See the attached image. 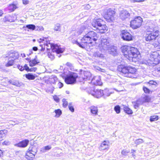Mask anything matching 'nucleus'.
<instances>
[{
    "label": "nucleus",
    "instance_id": "f257e3e1",
    "mask_svg": "<svg viewBox=\"0 0 160 160\" xmlns=\"http://www.w3.org/2000/svg\"><path fill=\"white\" fill-rule=\"evenodd\" d=\"M122 52L124 56L130 61L136 62L138 52V50L136 48L124 46L122 48Z\"/></svg>",
    "mask_w": 160,
    "mask_h": 160
},
{
    "label": "nucleus",
    "instance_id": "f03ea898",
    "mask_svg": "<svg viewBox=\"0 0 160 160\" xmlns=\"http://www.w3.org/2000/svg\"><path fill=\"white\" fill-rule=\"evenodd\" d=\"M45 39H46V40L43 38H40L38 41L39 43H43L44 45H46L48 47L47 48L48 50L51 48L53 52H56L57 54L62 53L63 52V49L57 45L51 43L50 41H47V39L46 38H45Z\"/></svg>",
    "mask_w": 160,
    "mask_h": 160
},
{
    "label": "nucleus",
    "instance_id": "7ed1b4c3",
    "mask_svg": "<svg viewBox=\"0 0 160 160\" xmlns=\"http://www.w3.org/2000/svg\"><path fill=\"white\" fill-rule=\"evenodd\" d=\"M118 69V71L122 73L123 76L128 77H131V74L134 73L136 71L135 68L126 65H119Z\"/></svg>",
    "mask_w": 160,
    "mask_h": 160
},
{
    "label": "nucleus",
    "instance_id": "20e7f679",
    "mask_svg": "<svg viewBox=\"0 0 160 160\" xmlns=\"http://www.w3.org/2000/svg\"><path fill=\"white\" fill-rule=\"evenodd\" d=\"M92 25L95 28L94 30L99 29V30H102L100 31L101 33H104V31L107 29V27L104 24V22L101 18H98L94 19L93 20Z\"/></svg>",
    "mask_w": 160,
    "mask_h": 160
},
{
    "label": "nucleus",
    "instance_id": "39448f33",
    "mask_svg": "<svg viewBox=\"0 0 160 160\" xmlns=\"http://www.w3.org/2000/svg\"><path fill=\"white\" fill-rule=\"evenodd\" d=\"M158 31L150 29L147 32L145 37V40L148 42H152L158 36Z\"/></svg>",
    "mask_w": 160,
    "mask_h": 160
},
{
    "label": "nucleus",
    "instance_id": "423d86ee",
    "mask_svg": "<svg viewBox=\"0 0 160 160\" xmlns=\"http://www.w3.org/2000/svg\"><path fill=\"white\" fill-rule=\"evenodd\" d=\"M90 38L88 33H86L84 35L83 37L81 39L82 42L83 43H81L79 42L77 40L75 39L72 40V42L73 44H75L78 45L79 47L82 48H85L86 43H92V42L91 41Z\"/></svg>",
    "mask_w": 160,
    "mask_h": 160
},
{
    "label": "nucleus",
    "instance_id": "0eeeda50",
    "mask_svg": "<svg viewBox=\"0 0 160 160\" xmlns=\"http://www.w3.org/2000/svg\"><path fill=\"white\" fill-rule=\"evenodd\" d=\"M38 151L37 148L35 146L32 145L30 147L26 153L25 158L28 160H32L35 157Z\"/></svg>",
    "mask_w": 160,
    "mask_h": 160
},
{
    "label": "nucleus",
    "instance_id": "6e6552de",
    "mask_svg": "<svg viewBox=\"0 0 160 160\" xmlns=\"http://www.w3.org/2000/svg\"><path fill=\"white\" fill-rule=\"evenodd\" d=\"M77 74L73 72H71L65 78V81L68 84H72L76 82V79L78 78Z\"/></svg>",
    "mask_w": 160,
    "mask_h": 160
},
{
    "label": "nucleus",
    "instance_id": "1a4fd4ad",
    "mask_svg": "<svg viewBox=\"0 0 160 160\" xmlns=\"http://www.w3.org/2000/svg\"><path fill=\"white\" fill-rule=\"evenodd\" d=\"M110 45L109 39L102 38L101 44L99 45L98 48L101 51V52H103L105 51H107Z\"/></svg>",
    "mask_w": 160,
    "mask_h": 160
},
{
    "label": "nucleus",
    "instance_id": "9d476101",
    "mask_svg": "<svg viewBox=\"0 0 160 160\" xmlns=\"http://www.w3.org/2000/svg\"><path fill=\"white\" fill-rule=\"evenodd\" d=\"M115 12L111 8L106 10L104 18L108 22H113L115 20L114 16Z\"/></svg>",
    "mask_w": 160,
    "mask_h": 160
},
{
    "label": "nucleus",
    "instance_id": "9b49d317",
    "mask_svg": "<svg viewBox=\"0 0 160 160\" xmlns=\"http://www.w3.org/2000/svg\"><path fill=\"white\" fill-rule=\"evenodd\" d=\"M88 92L92 95L97 98L103 96V90L97 89L96 87L90 88Z\"/></svg>",
    "mask_w": 160,
    "mask_h": 160
},
{
    "label": "nucleus",
    "instance_id": "f8f14e48",
    "mask_svg": "<svg viewBox=\"0 0 160 160\" xmlns=\"http://www.w3.org/2000/svg\"><path fill=\"white\" fill-rule=\"evenodd\" d=\"M142 22V18L140 17H138L131 22V27L134 29H136L141 26Z\"/></svg>",
    "mask_w": 160,
    "mask_h": 160
},
{
    "label": "nucleus",
    "instance_id": "ddd939ff",
    "mask_svg": "<svg viewBox=\"0 0 160 160\" xmlns=\"http://www.w3.org/2000/svg\"><path fill=\"white\" fill-rule=\"evenodd\" d=\"M119 15L120 18L122 20H124L129 18L130 16V14L126 10H123L120 11Z\"/></svg>",
    "mask_w": 160,
    "mask_h": 160
},
{
    "label": "nucleus",
    "instance_id": "4468645a",
    "mask_svg": "<svg viewBox=\"0 0 160 160\" xmlns=\"http://www.w3.org/2000/svg\"><path fill=\"white\" fill-rule=\"evenodd\" d=\"M122 38L124 40L129 41L132 40L131 35L127 31L122 30Z\"/></svg>",
    "mask_w": 160,
    "mask_h": 160
},
{
    "label": "nucleus",
    "instance_id": "2eb2a0df",
    "mask_svg": "<svg viewBox=\"0 0 160 160\" xmlns=\"http://www.w3.org/2000/svg\"><path fill=\"white\" fill-rule=\"evenodd\" d=\"M87 33L91 38V41L92 43L93 41H97L99 38V35L93 31H89Z\"/></svg>",
    "mask_w": 160,
    "mask_h": 160
},
{
    "label": "nucleus",
    "instance_id": "dca6fc26",
    "mask_svg": "<svg viewBox=\"0 0 160 160\" xmlns=\"http://www.w3.org/2000/svg\"><path fill=\"white\" fill-rule=\"evenodd\" d=\"M19 57V55L18 52L11 51L10 52L8 53L6 55L5 58H8L15 60L18 59Z\"/></svg>",
    "mask_w": 160,
    "mask_h": 160
},
{
    "label": "nucleus",
    "instance_id": "f3484780",
    "mask_svg": "<svg viewBox=\"0 0 160 160\" xmlns=\"http://www.w3.org/2000/svg\"><path fill=\"white\" fill-rule=\"evenodd\" d=\"M91 74L90 72L83 71L81 72V77L83 80H90L91 79Z\"/></svg>",
    "mask_w": 160,
    "mask_h": 160
},
{
    "label": "nucleus",
    "instance_id": "a211bd4d",
    "mask_svg": "<svg viewBox=\"0 0 160 160\" xmlns=\"http://www.w3.org/2000/svg\"><path fill=\"white\" fill-rule=\"evenodd\" d=\"M91 82L96 85L101 86L102 84L101 81V78L99 76H97L94 77L92 79Z\"/></svg>",
    "mask_w": 160,
    "mask_h": 160
},
{
    "label": "nucleus",
    "instance_id": "6ab92c4d",
    "mask_svg": "<svg viewBox=\"0 0 160 160\" xmlns=\"http://www.w3.org/2000/svg\"><path fill=\"white\" fill-rule=\"evenodd\" d=\"M107 50L113 56L115 55L117 53V47L113 45H110Z\"/></svg>",
    "mask_w": 160,
    "mask_h": 160
},
{
    "label": "nucleus",
    "instance_id": "aec40b11",
    "mask_svg": "<svg viewBox=\"0 0 160 160\" xmlns=\"http://www.w3.org/2000/svg\"><path fill=\"white\" fill-rule=\"evenodd\" d=\"M29 142L28 140H25L16 144L15 145L18 147H25L28 145Z\"/></svg>",
    "mask_w": 160,
    "mask_h": 160
},
{
    "label": "nucleus",
    "instance_id": "412c9836",
    "mask_svg": "<svg viewBox=\"0 0 160 160\" xmlns=\"http://www.w3.org/2000/svg\"><path fill=\"white\" fill-rule=\"evenodd\" d=\"M108 141H104L101 144L99 149L101 150H105L108 149L109 146Z\"/></svg>",
    "mask_w": 160,
    "mask_h": 160
},
{
    "label": "nucleus",
    "instance_id": "4be33fe9",
    "mask_svg": "<svg viewBox=\"0 0 160 160\" xmlns=\"http://www.w3.org/2000/svg\"><path fill=\"white\" fill-rule=\"evenodd\" d=\"M18 3L17 2H13L12 3L9 5L8 8L11 12H13L18 8L17 5Z\"/></svg>",
    "mask_w": 160,
    "mask_h": 160
},
{
    "label": "nucleus",
    "instance_id": "5701e85b",
    "mask_svg": "<svg viewBox=\"0 0 160 160\" xmlns=\"http://www.w3.org/2000/svg\"><path fill=\"white\" fill-rule=\"evenodd\" d=\"M90 112L92 114L95 116L98 115V110L97 107L92 106L90 107Z\"/></svg>",
    "mask_w": 160,
    "mask_h": 160
},
{
    "label": "nucleus",
    "instance_id": "b1692460",
    "mask_svg": "<svg viewBox=\"0 0 160 160\" xmlns=\"http://www.w3.org/2000/svg\"><path fill=\"white\" fill-rule=\"evenodd\" d=\"M93 56L95 58H102L104 57L103 54L100 53L98 51L94 52L93 54Z\"/></svg>",
    "mask_w": 160,
    "mask_h": 160
},
{
    "label": "nucleus",
    "instance_id": "393cba45",
    "mask_svg": "<svg viewBox=\"0 0 160 160\" xmlns=\"http://www.w3.org/2000/svg\"><path fill=\"white\" fill-rule=\"evenodd\" d=\"M49 81L51 83L55 84L56 82H58V79L56 76L52 75L50 76L49 78Z\"/></svg>",
    "mask_w": 160,
    "mask_h": 160
},
{
    "label": "nucleus",
    "instance_id": "a878e982",
    "mask_svg": "<svg viewBox=\"0 0 160 160\" xmlns=\"http://www.w3.org/2000/svg\"><path fill=\"white\" fill-rule=\"evenodd\" d=\"M30 66L33 67L39 62L37 59L35 58L32 60H29V61Z\"/></svg>",
    "mask_w": 160,
    "mask_h": 160
},
{
    "label": "nucleus",
    "instance_id": "bb28decb",
    "mask_svg": "<svg viewBox=\"0 0 160 160\" xmlns=\"http://www.w3.org/2000/svg\"><path fill=\"white\" fill-rule=\"evenodd\" d=\"M15 63V60L8 58V62L6 64L5 66L6 67H9L13 65Z\"/></svg>",
    "mask_w": 160,
    "mask_h": 160
},
{
    "label": "nucleus",
    "instance_id": "cd10ccee",
    "mask_svg": "<svg viewBox=\"0 0 160 160\" xmlns=\"http://www.w3.org/2000/svg\"><path fill=\"white\" fill-rule=\"evenodd\" d=\"M12 17L10 15L6 16L4 17V19L5 21L10 22H14L16 18H12Z\"/></svg>",
    "mask_w": 160,
    "mask_h": 160
},
{
    "label": "nucleus",
    "instance_id": "c85d7f7f",
    "mask_svg": "<svg viewBox=\"0 0 160 160\" xmlns=\"http://www.w3.org/2000/svg\"><path fill=\"white\" fill-rule=\"evenodd\" d=\"M123 108L124 111L128 114L132 113V111L128 106L126 105H123Z\"/></svg>",
    "mask_w": 160,
    "mask_h": 160
},
{
    "label": "nucleus",
    "instance_id": "c756f323",
    "mask_svg": "<svg viewBox=\"0 0 160 160\" xmlns=\"http://www.w3.org/2000/svg\"><path fill=\"white\" fill-rule=\"evenodd\" d=\"M7 133V130L5 129L0 130V141L3 139L5 136V133Z\"/></svg>",
    "mask_w": 160,
    "mask_h": 160
},
{
    "label": "nucleus",
    "instance_id": "7c9ffc66",
    "mask_svg": "<svg viewBox=\"0 0 160 160\" xmlns=\"http://www.w3.org/2000/svg\"><path fill=\"white\" fill-rule=\"evenodd\" d=\"M86 27L84 25H82L77 30V33L78 35L81 34L84 30L86 29Z\"/></svg>",
    "mask_w": 160,
    "mask_h": 160
},
{
    "label": "nucleus",
    "instance_id": "2f4dec72",
    "mask_svg": "<svg viewBox=\"0 0 160 160\" xmlns=\"http://www.w3.org/2000/svg\"><path fill=\"white\" fill-rule=\"evenodd\" d=\"M112 93L108 89H106L103 90V96L104 98L110 96Z\"/></svg>",
    "mask_w": 160,
    "mask_h": 160
},
{
    "label": "nucleus",
    "instance_id": "473e14b6",
    "mask_svg": "<svg viewBox=\"0 0 160 160\" xmlns=\"http://www.w3.org/2000/svg\"><path fill=\"white\" fill-rule=\"evenodd\" d=\"M151 57L153 58L154 60L155 61H157V60L158 61L159 59L160 58V56L156 53L153 54H152Z\"/></svg>",
    "mask_w": 160,
    "mask_h": 160
},
{
    "label": "nucleus",
    "instance_id": "72a5a7b5",
    "mask_svg": "<svg viewBox=\"0 0 160 160\" xmlns=\"http://www.w3.org/2000/svg\"><path fill=\"white\" fill-rule=\"evenodd\" d=\"M26 77L29 80H34L35 78V77L33 75L30 73L26 74Z\"/></svg>",
    "mask_w": 160,
    "mask_h": 160
},
{
    "label": "nucleus",
    "instance_id": "f704fd0d",
    "mask_svg": "<svg viewBox=\"0 0 160 160\" xmlns=\"http://www.w3.org/2000/svg\"><path fill=\"white\" fill-rule=\"evenodd\" d=\"M54 111L56 114L55 117L57 118L59 117L62 114V111L60 109L56 110Z\"/></svg>",
    "mask_w": 160,
    "mask_h": 160
},
{
    "label": "nucleus",
    "instance_id": "c9c22d12",
    "mask_svg": "<svg viewBox=\"0 0 160 160\" xmlns=\"http://www.w3.org/2000/svg\"><path fill=\"white\" fill-rule=\"evenodd\" d=\"M54 30L56 31H60L61 26L59 23L56 24L54 26Z\"/></svg>",
    "mask_w": 160,
    "mask_h": 160
},
{
    "label": "nucleus",
    "instance_id": "e433bc0d",
    "mask_svg": "<svg viewBox=\"0 0 160 160\" xmlns=\"http://www.w3.org/2000/svg\"><path fill=\"white\" fill-rule=\"evenodd\" d=\"M144 142V141L141 139H136L135 141V143L137 145H139L141 143H142Z\"/></svg>",
    "mask_w": 160,
    "mask_h": 160
},
{
    "label": "nucleus",
    "instance_id": "4c0bfd02",
    "mask_svg": "<svg viewBox=\"0 0 160 160\" xmlns=\"http://www.w3.org/2000/svg\"><path fill=\"white\" fill-rule=\"evenodd\" d=\"M26 27L28 29H31L32 30H35L36 28L35 25L33 24L28 25L26 26Z\"/></svg>",
    "mask_w": 160,
    "mask_h": 160
},
{
    "label": "nucleus",
    "instance_id": "58836bf2",
    "mask_svg": "<svg viewBox=\"0 0 160 160\" xmlns=\"http://www.w3.org/2000/svg\"><path fill=\"white\" fill-rule=\"evenodd\" d=\"M114 110L117 113H119L120 112V107L119 105H117L114 107Z\"/></svg>",
    "mask_w": 160,
    "mask_h": 160
},
{
    "label": "nucleus",
    "instance_id": "ea45409f",
    "mask_svg": "<svg viewBox=\"0 0 160 160\" xmlns=\"http://www.w3.org/2000/svg\"><path fill=\"white\" fill-rule=\"evenodd\" d=\"M158 119V117L157 116H151L150 118V122H152L156 121Z\"/></svg>",
    "mask_w": 160,
    "mask_h": 160
},
{
    "label": "nucleus",
    "instance_id": "a19ab883",
    "mask_svg": "<svg viewBox=\"0 0 160 160\" xmlns=\"http://www.w3.org/2000/svg\"><path fill=\"white\" fill-rule=\"evenodd\" d=\"M68 108L72 112H73L74 111V108L72 105V102L69 103L68 105Z\"/></svg>",
    "mask_w": 160,
    "mask_h": 160
},
{
    "label": "nucleus",
    "instance_id": "79ce46f5",
    "mask_svg": "<svg viewBox=\"0 0 160 160\" xmlns=\"http://www.w3.org/2000/svg\"><path fill=\"white\" fill-rule=\"evenodd\" d=\"M142 99L144 102H148L150 101V99L149 97L147 96H145Z\"/></svg>",
    "mask_w": 160,
    "mask_h": 160
},
{
    "label": "nucleus",
    "instance_id": "37998d69",
    "mask_svg": "<svg viewBox=\"0 0 160 160\" xmlns=\"http://www.w3.org/2000/svg\"><path fill=\"white\" fill-rule=\"evenodd\" d=\"M12 84L17 86H18L19 84L18 81L15 80H12Z\"/></svg>",
    "mask_w": 160,
    "mask_h": 160
},
{
    "label": "nucleus",
    "instance_id": "c03bdc74",
    "mask_svg": "<svg viewBox=\"0 0 160 160\" xmlns=\"http://www.w3.org/2000/svg\"><path fill=\"white\" fill-rule=\"evenodd\" d=\"M136 102L137 103V104L140 106L144 103V101L142 100V99H139Z\"/></svg>",
    "mask_w": 160,
    "mask_h": 160
},
{
    "label": "nucleus",
    "instance_id": "a18cd8bd",
    "mask_svg": "<svg viewBox=\"0 0 160 160\" xmlns=\"http://www.w3.org/2000/svg\"><path fill=\"white\" fill-rule=\"evenodd\" d=\"M62 102H63V107L65 108L68 105V102L66 101V99H63L62 100Z\"/></svg>",
    "mask_w": 160,
    "mask_h": 160
},
{
    "label": "nucleus",
    "instance_id": "49530a36",
    "mask_svg": "<svg viewBox=\"0 0 160 160\" xmlns=\"http://www.w3.org/2000/svg\"><path fill=\"white\" fill-rule=\"evenodd\" d=\"M129 152L130 151L129 150H126L125 149H123L122 151L121 154L124 155H126L127 153Z\"/></svg>",
    "mask_w": 160,
    "mask_h": 160
},
{
    "label": "nucleus",
    "instance_id": "de8ad7c7",
    "mask_svg": "<svg viewBox=\"0 0 160 160\" xmlns=\"http://www.w3.org/2000/svg\"><path fill=\"white\" fill-rule=\"evenodd\" d=\"M143 89L144 92L145 93H149L150 90L147 88L145 86H143Z\"/></svg>",
    "mask_w": 160,
    "mask_h": 160
},
{
    "label": "nucleus",
    "instance_id": "09e8293b",
    "mask_svg": "<svg viewBox=\"0 0 160 160\" xmlns=\"http://www.w3.org/2000/svg\"><path fill=\"white\" fill-rule=\"evenodd\" d=\"M48 57L50 58L51 60H53L54 58V56L53 55L50 53L48 52Z\"/></svg>",
    "mask_w": 160,
    "mask_h": 160
},
{
    "label": "nucleus",
    "instance_id": "8fccbe9b",
    "mask_svg": "<svg viewBox=\"0 0 160 160\" xmlns=\"http://www.w3.org/2000/svg\"><path fill=\"white\" fill-rule=\"evenodd\" d=\"M53 99L54 100L57 102H58L59 101V98L57 96L54 95L53 96Z\"/></svg>",
    "mask_w": 160,
    "mask_h": 160
},
{
    "label": "nucleus",
    "instance_id": "3c124183",
    "mask_svg": "<svg viewBox=\"0 0 160 160\" xmlns=\"http://www.w3.org/2000/svg\"><path fill=\"white\" fill-rule=\"evenodd\" d=\"M18 68L21 71H23L24 69V68H23L22 66L18 65L17 66Z\"/></svg>",
    "mask_w": 160,
    "mask_h": 160
},
{
    "label": "nucleus",
    "instance_id": "603ef678",
    "mask_svg": "<svg viewBox=\"0 0 160 160\" xmlns=\"http://www.w3.org/2000/svg\"><path fill=\"white\" fill-rule=\"evenodd\" d=\"M44 147L46 151L49 150L51 148V147L50 145H48L45 147Z\"/></svg>",
    "mask_w": 160,
    "mask_h": 160
},
{
    "label": "nucleus",
    "instance_id": "864d4df0",
    "mask_svg": "<svg viewBox=\"0 0 160 160\" xmlns=\"http://www.w3.org/2000/svg\"><path fill=\"white\" fill-rule=\"evenodd\" d=\"M37 70V68L35 67L31 68H29V71H28L29 72H35Z\"/></svg>",
    "mask_w": 160,
    "mask_h": 160
},
{
    "label": "nucleus",
    "instance_id": "5fc2aeb1",
    "mask_svg": "<svg viewBox=\"0 0 160 160\" xmlns=\"http://www.w3.org/2000/svg\"><path fill=\"white\" fill-rule=\"evenodd\" d=\"M23 68H24V69H25L28 72V71H29V68L27 64H25Z\"/></svg>",
    "mask_w": 160,
    "mask_h": 160
},
{
    "label": "nucleus",
    "instance_id": "6e6d98bb",
    "mask_svg": "<svg viewBox=\"0 0 160 160\" xmlns=\"http://www.w3.org/2000/svg\"><path fill=\"white\" fill-rule=\"evenodd\" d=\"M58 86L59 88H60L63 86V84L62 83L59 82L58 84Z\"/></svg>",
    "mask_w": 160,
    "mask_h": 160
},
{
    "label": "nucleus",
    "instance_id": "4d7b16f0",
    "mask_svg": "<svg viewBox=\"0 0 160 160\" xmlns=\"http://www.w3.org/2000/svg\"><path fill=\"white\" fill-rule=\"evenodd\" d=\"M40 151L42 153H44L46 152V151L45 150L44 147L41 148Z\"/></svg>",
    "mask_w": 160,
    "mask_h": 160
},
{
    "label": "nucleus",
    "instance_id": "13d9d810",
    "mask_svg": "<svg viewBox=\"0 0 160 160\" xmlns=\"http://www.w3.org/2000/svg\"><path fill=\"white\" fill-rule=\"evenodd\" d=\"M134 103H135V104L134 105V108L136 109H138L139 105L137 104V103L136 102H135Z\"/></svg>",
    "mask_w": 160,
    "mask_h": 160
},
{
    "label": "nucleus",
    "instance_id": "bf43d9fd",
    "mask_svg": "<svg viewBox=\"0 0 160 160\" xmlns=\"http://www.w3.org/2000/svg\"><path fill=\"white\" fill-rule=\"evenodd\" d=\"M22 2L23 4H27L29 3V1L27 0H23Z\"/></svg>",
    "mask_w": 160,
    "mask_h": 160
},
{
    "label": "nucleus",
    "instance_id": "052dcab7",
    "mask_svg": "<svg viewBox=\"0 0 160 160\" xmlns=\"http://www.w3.org/2000/svg\"><path fill=\"white\" fill-rule=\"evenodd\" d=\"M91 7L89 4H87L85 6V8L86 9H89Z\"/></svg>",
    "mask_w": 160,
    "mask_h": 160
},
{
    "label": "nucleus",
    "instance_id": "680f3d73",
    "mask_svg": "<svg viewBox=\"0 0 160 160\" xmlns=\"http://www.w3.org/2000/svg\"><path fill=\"white\" fill-rule=\"evenodd\" d=\"M134 2H141L144 1L145 0H133Z\"/></svg>",
    "mask_w": 160,
    "mask_h": 160
},
{
    "label": "nucleus",
    "instance_id": "e2e57ef3",
    "mask_svg": "<svg viewBox=\"0 0 160 160\" xmlns=\"http://www.w3.org/2000/svg\"><path fill=\"white\" fill-rule=\"evenodd\" d=\"M32 49L33 51H37L38 49V48L36 47H34L33 48H32Z\"/></svg>",
    "mask_w": 160,
    "mask_h": 160
},
{
    "label": "nucleus",
    "instance_id": "0e129e2a",
    "mask_svg": "<svg viewBox=\"0 0 160 160\" xmlns=\"http://www.w3.org/2000/svg\"><path fill=\"white\" fill-rule=\"evenodd\" d=\"M66 64L67 66L69 67H71L72 66L71 64L69 62H67Z\"/></svg>",
    "mask_w": 160,
    "mask_h": 160
},
{
    "label": "nucleus",
    "instance_id": "69168bd1",
    "mask_svg": "<svg viewBox=\"0 0 160 160\" xmlns=\"http://www.w3.org/2000/svg\"><path fill=\"white\" fill-rule=\"evenodd\" d=\"M4 144L6 145H8L9 144L10 142L9 141H5L4 142Z\"/></svg>",
    "mask_w": 160,
    "mask_h": 160
},
{
    "label": "nucleus",
    "instance_id": "338daca9",
    "mask_svg": "<svg viewBox=\"0 0 160 160\" xmlns=\"http://www.w3.org/2000/svg\"><path fill=\"white\" fill-rule=\"evenodd\" d=\"M99 70L102 72H105V69H101L100 68V69H99Z\"/></svg>",
    "mask_w": 160,
    "mask_h": 160
},
{
    "label": "nucleus",
    "instance_id": "774afa93",
    "mask_svg": "<svg viewBox=\"0 0 160 160\" xmlns=\"http://www.w3.org/2000/svg\"><path fill=\"white\" fill-rule=\"evenodd\" d=\"M3 14V11L0 9V16H2V15Z\"/></svg>",
    "mask_w": 160,
    "mask_h": 160
}]
</instances>
